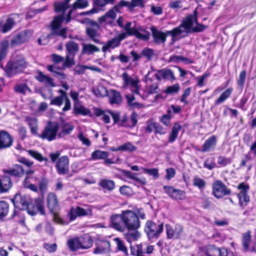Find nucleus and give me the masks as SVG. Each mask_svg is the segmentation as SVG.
<instances>
[{"label": "nucleus", "mask_w": 256, "mask_h": 256, "mask_svg": "<svg viewBox=\"0 0 256 256\" xmlns=\"http://www.w3.org/2000/svg\"><path fill=\"white\" fill-rule=\"evenodd\" d=\"M138 123V114L133 111L128 118L126 114L124 115L120 120V123H118L119 126L124 127L128 128H134Z\"/></svg>", "instance_id": "obj_15"}, {"label": "nucleus", "mask_w": 256, "mask_h": 256, "mask_svg": "<svg viewBox=\"0 0 256 256\" xmlns=\"http://www.w3.org/2000/svg\"><path fill=\"white\" fill-rule=\"evenodd\" d=\"M58 174L64 175L69 172V160L66 156L60 158L56 164Z\"/></svg>", "instance_id": "obj_19"}, {"label": "nucleus", "mask_w": 256, "mask_h": 256, "mask_svg": "<svg viewBox=\"0 0 256 256\" xmlns=\"http://www.w3.org/2000/svg\"><path fill=\"white\" fill-rule=\"evenodd\" d=\"M60 124L57 122L49 120L47 122L42 133L38 136L48 142L56 140L58 131Z\"/></svg>", "instance_id": "obj_6"}, {"label": "nucleus", "mask_w": 256, "mask_h": 256, "mask_svg": "<svg viewBox=\"0 0 256 256\" xmlns=\"http://www.w3.org/2000/svg\"><path fill=\"white\" fill-rule=\"evenodd\" d=\"M132 11L136 7H139L143 8L145 6V4L144 0H131L130 2Z\"/></svg>", "instance_id": "obj_62"}, {"label": "nucleus", "mask_w": 256, "mask_h": 256, "mask_svg": "<svg viewBox=\"0 0 256 256\" xmlns=\"http://www.w3.org/2000/svg\"><path fill=\"white\" fill-rule=\"evenodd\" d=\"M136 149L137 148L132 144V142H126L116 148H112L110 150L112 152L120 151L132 152L136 151Z\"/></svg>", "instance_id": "obj_33"}, {"label": "nucleus", "mask_w": 256, "mask_h": 256, "mask_svg": "<svg viewBox=\"0 0 256 256\" xmlns=\"http://www.w3.org/2000/svg\"><path fill=\"white\" fill-rule=\"evenodd\" d=\"M158 74H154L156 79L158 80H160L162 78L164 79L170 80L174 81L176 78L174 75L173 72L168 68L162 69L158 70Z\"/></svg>", "instance_id": "obj_23"}, {"label": "nucleus", "mask_w": 256, "mask_h": 256, "mask_svg": "<svg viewBox=\"0 0 256 256\" xmlns=\"http://www.w3.org/2000/svg\"><path fill=\"white\" fill-rule=\"evenodd\" d=\"M9 42L8 40H3L0 42V66L4 72V76L9 78L22 74L28 66V62L26 58L22 54H16L12 60H9L4 66L2 61L6 58L8 54Z\"/></svg>", "instance_id": "obj_2"}, {"label": "nucleus", "mask_w": 256, "mask_h": 256, "mask_svg": "<svg viewBox=\"0 0 256 256\" xmlns=\"http://www.w3.org/2000/svg\"><path fill=\"white\" fill-rule=\"evenodd\" d=\"M28 87L26 84H16L14 88L15 92L25 95L26 94V90H28Z\"/></svg>", "instance_id": "obj_61"}, {"label": "nucleus", "mask_w": 256, "mask_h": 256, "mask_svg": "<svg viewBox=\"0 0 256 256\" xmlns=\"http://www.w3.org/2000/svg\"><path fill=\"white\" fill-rule=\"evenodd\" d=\"M112 96L110 97V103L111 104H120L122 102V97L120 93L116 90H112Z\"/></svg>", "instance_id": "obj_44"}, {"label": "nucleus", "mask_w": 256, "mask_h": 256, "mask_svg": "<svg viewBox=\"0 0 256 256\" xmlns=\"http://www.w3.org/2000/svg\"><path fill=\"white\" fill-rule=\"evenodd\" d=\"M9 204L4 200L0 201V219L2 220L8 214Z\"/></svg>", "instance_id": "obj_47"}, {"label": "nucleus", "mask_w": 256, "mask_h": 256, "mask_svg": "<svg viewBox=\"0 0 256 256\" xmlns=\"http://www.w3.org/2000/svg\"><path fill=\"white\" fill-rule=\"evenodd\" d=\"M60 120L62 130L58 134V136L62 137L63 136L70 134L74 128V126L70 122H66V120L62 117H60Z\"/></svg>", "instance_id": "obj_27"}, {"label": "nucleus", "mask_w": 256, "mask_h": 256, "mask_svg": "<svg viewBox=\"0 0 256 256\" xmlns=\"http://www.w3.org/2000/svg\"><path fill=\"white\" fill-rule=\"evenodd\" d=\"M237 188L240 190L237 194L238 204L240 207L243 208L248 205L250 201V198L248 194L250 186L248 184L242 182L238 184Z\"/></svg>", "instance_id": "obj_9"}, {"label": "nucleus", "mask_w": 256, "mask_h": 256, "mask_svg": "<svg viewBox=\"0 0 256 256\" xmlns=\"http://www.w3.org/2000/svg\"><path fill=\"white\" fill-rule=\"evenodd\" d=\"M120 44L116 37H114L107 41L106 44L102 47V51L106 52L110 48L114 49L119 46Z\"/></svg>", "instance_id": "obj_39"}, {"label": "nucleus", "mask_w": 256, "mask_h": 256, "mask_svg": "<svg viewBox=\"0 0 256 256\" xmlns=\"http://www.w3.org/2000/svg\"><path fill=\"white\" fill-rule=\"evenodd\" d=\"M36 79L40 82L45 83L46 85L50 87H54V79L51 77L44 74L42 72L38 70V75L35 77Z\"/></svg>", "instance_id": "obj_32"}, {"label": "nucleus", "mask_w": 256, "mask_h": 256, "mask_svg": "<svg viewBox=\"0 0 256 256\" xmlns=\"http://www.w3.org/2000/svg\"><path fill=\"white\" fill-rule=\"evenodd\" d=\"M26 121L28 122V126L30 128L32 134L33 135L38 136V126L36 119L31 118H27Z\"/></svg>", "instance_id": "obj_42"}, {"label": "nucleus", "mask_w": 256, "mask_h": 256, "mask_svg": "<svg viewBox=\"0 0 256 256\" xmlns=\"http://www.w3.org/2000/svg\"><path fill=\"white\" fill-rule=\"evenodd\" d=\"M154 54V50L149 48H144L141 52L142 57H145L148 61L152 60Z\"/></svg>", "instance_id": "obj_52"}, {"label": "nucleus", "mask_w": 256, "mask_h": 256, "mask_svg": "<svg viewBox=\"0 0 256 256\" xmlns=\"http://www.w3.org/2000/svg\"><path fill=\"white\" fill-rule=\"evenodd\" d=\"M124 174L126 177L136 181L142 185H145L146 183V178H144L143 180L140 179L139 178L133 176L132 174L130 171L125 170L124 172Z\"/></svg>", "instance_id": "obj_58"}, {"label": "nucleus", "mask_w": 256, "mask_h": 256, "mask_svg": "<svg viewBox=\"0 0 256 256\" xmlns=\"http://www.w3.org/2000/svg\"><path fill=\"white\" fill-rule=\"evenodd\" d=\"M20 15L18 14H10L4 24L0 22V31L4 34L10 31L16 24V20L18 19Z\"/></svg>", "instance_id": "obj_14"}, {"label": "nucleus", "mask_w": 256, "mask_h": 256, "mask_svg": "<svg viewBox=\"0 0 256 256\" xmlns=\"http://www.w3.org/2000/svg\"><path fill=\"white\" fill-rule=\"evenodd\" d=\"M150 30L154 39V42L155 44H159L160 43L164 44L166 42L168 36L166 31L163 32L159 30L154 26H152L150 27Z\"/></svg>", "instance_id": "obj_21"}, {"label": "nucleus", "mask_w": 256, "mask_h": 256, "mask_svg": "<svg viewBox=\"0 0 256 256\" xmlns=\"http://www.w3.org/2000/svg\"><path fill=\"white\" fill-rule=\"evenodd\" d=\"M88 5V2L87 0H77L76 2H74L72 8L73 10H76L77 8H84L87 7Z\"/></svg>", "instance_id": "obj_59"}, {"label": "nucleus", "mask_w": 256, "mask_h": 256, "mask_svg": "<svg viewBox=\"0 0 256 256\" xmlns=\"http://www.w3.org/2000/svg\"><path fill=\"white\" fill-rule=\"evenodd\" d=\"M78 238L81 249H88L92 246L94 240L88 234H85L78 236Z\"/></svg>", "instance_id": "obj_30"}, {"label": "nucleus", "mask_w": 256, "mask_h": 256, "mask_svg": "<svg viewBox=\"0 0 256 256\" xmlns=\"http://www.w3.org/2000/svg\"><path fill=\"white\" fill-rule=\"evenodd\" d=\"M98 30L99 29L91 27H86V36L95 43L100 44H104V42H101L98 38L100 36V34L98 32Z\"/></svg>", "instance_id": "obj_31"}, {"label": "nucleus", "mask_w": 256, "mask_h": 256, "mask_svg": "<svg viewBox=\"0 0 256 256\" xmlns=\"http://www.w3.org/2000/svg\"><path fill=\"white\" fill-rule=\"evenodd\" d=\"M180 87L178 83H176L174 85L166 87V89L164 91L166 94H177L180 90Z\"/></svg>", "instance_id": "obj_53"}, {"label": "nucleus", "mask_w": 256, "mask_h": 256, "mask_svg": "<svg viewBox=\"0 0 256 256\" xmlns=\"http://www.w3.org/2000/svg\"><path fill=\"white\" fill-rule=\"evenodd\" d=\"M2 174L0 175V194H5L13 186L12 178H19L24 176V167L18 164H14L8 169H2Z\"/></svg>", "instance_id": "obj_4"}, {"label": "nucleus", "mask_w": 256, "mask_h": 256, "mask_svg": "<svg viewBox=\"0 0 256 256\" xmlns=\"http://www.w3.org/2000/svg\"><path fill=\"white\" fill-rule=\"evenodd\" d=\"M193 186L200 190H203L206 187V182L204 180L195 176L193 178Z\"/></svg>", "instance_id": "obj_51"}, {"label": "nucleus", "mask_w": 256, "mask_h": 256, "mask_svg": "<svg viewBox=\"0 0 256 256\" xmlns=\"http://www.w3.org/2000/svg\"><path fill=\"white\" fill-rule=\"evenodd\" d=\"M222 248L214 245H208L201 248V252L206 256H220Z\"/></svg>", "instance_id": "obj_24"}, {"label": "nucleus", "mask_w": 256, "mask_h": 256, "mask_svg": "<svg viewBox=\"0 0 256 256\" xmlns=\"http://www.w3.org/2000/svg\"><path fill=\"white\" fill-rule=\"evenodd\" d=\"M212 194L216 198H222L232 194V190L220 180H216L212 184Z\"/></svg>", "instance_id": "obj_8"}, {"label": "nucleus", "mask_w": 256, "mask_h": 256, "mask_svg": "<svg viewBox=\"0 0 256 256\" xmlns=\"http://www.w3.org/2000/svg\"><path fill=\"white\" fill-rule=\"evenodd\" d=\"M116 242V250L122 252L124 255H128V248L125 246L124 242L120 238L114 239Z\"/></svg>", "instance_id": "obj_43"}, {"label": "nucleus", "mask_w": 256, "mask_h": 256, "mask_svg": "<svg viewBox=\"0 0 256 256\" xmlns=\"http://www.w3.org/2000/svg\"><path fill=\"white\" fill-rule=\"evenodd\" d=\"M232 91L233 88H229L220 94L218 98L215 100L214 104L216 106L223 103L230 96Z\"/></svg>", "instance_id": "obj_38"}, {"label": "nucleus", "mask_w": 256, "mask_h": 256, "mask_svg": "<svg viewBox=\"0 0 256 256\" xmlns=\"http://www.w3.org/2000/svg\"><path fill=\"white\" fill-rule=\"evenodd\" d=\"M70 0H64L54 2V11L56 13H61V14L54 16L51 21L50 23V33L49 36H60L62 39L67 38L68 28L66 27L61 28H60L65 19L66 12L70 8Z\"/></svg>", "instance_id": "obj_3"}, {"label": "nucleus", "mask_w": 256, "mask_h": 256, "mask_svg": "<svg viewBox=\"0 0 256 256\" xmlns=\"http://www.w3.org/2000/svg\"><path fill=\"white\" fill-rule=\"evenodd\" d=\"M100 49L96 46L92 44H86L82 46V52L87 54H90L94 52H98Z\"/></svg>", "instance_id": "obj_46"}, {"label": "nucleus", "mask_w": 256, "mask_h": 256, "mask_svg": "<svg viewBox=\"0 0 256 256\" xmlns=\"http://www.w3.org/2000/svg\"><path fill=\"white\" fill-rule=\"evenodd\" d=\"M182 26H180V24L176 27L174 28L171 30H168L166 31L167 34L170 35L172 38L176 37L178 35L181 34L183 31L182 30Z\"/></svg>", "instance_id": "obj_64"}, {"label": "nucleus", "mask_w": 256, "mask_h": 256, "mask_svg": "<svg viewBox=\"0 0 256 256\" xmlns=\"http://www.w3.org/2000/svg\"><path fill=\"white\" fill-rule=\"evenodd\" d=\"M66 48L67 51L66 54L72 56V57H74L79 49L78 44L72 40H70L66 43Z\"/></svg>", "instance_id": "obj_34"}, {"label": "nucleus", "mask_w": 256, "mask_h": 256, "mask_svg": "<svg viewBox=\"0 0 256 256\" xmlns=\"http://www.w3.org/2000/svg\"><path fill=\"white\" fill-rule=\"evenodd\" d=\"M93 4L98 7H104L108 4H114V0H92Z\"/></svg>", "instance_id": "obj_60"}, {"label": "nucleus", "mask_w": 256, "mask_h": 256, "mask_svg": "<svg viewBox=\"0 0 256 256\" xmlns=\"http://www.w3.org/2000/svg\"><path fill=\"white\" fill-rule=\"evenodd\" d=\"M56 64H49L46 66L47 70L50 72L54 74V76L60 77L61 79L64 80L66 78V75L63 72V70L65 69L63 68V66H56Z\"/></svg>", "instance_id": "obj_29"}, {"label": "nucleus", "mask_w": 256, "mask_h": 256, "mask_svg": "<svg viewBox=\"0 0 256 256\" xmlns=\"http://www.w3.org/2000/svg\"><path fill=\"white\" fill-rule=\"evenodd\" d=\"M48 180L44 177L42 178L40 180L39 182L38 187L40 190V191L42 194H43L46 191L48 188Z\"/></svg>", "instance_id": "obj_57"}, {"label": "nucleus", "mask_w": 256, "mask_h": 256, "mask_svg": "<svg viewBox=\"0 0 256 256\" xmlns=\"http://www.w3.org/2000/svg\"><path fill=\"white\" fill-rule=\"evenodd\" d=\"M109 153L100 150H96L92 154L91 157L94 160H104L108 158Z\"/></svg>", "instance_id": "obj_45"}, {"label": "nucleus", "mask_w": 256, "mask_h": 256, "mask_svg": "<svg viewBox=\"0 0 256 256\" xmlns=\"http://www.w3.org/2000/svg\"><path fill=\"white\" fill-rule=\"evenodd\" d=\"M74 58L72 57V56L66 54L65 60L62 64L63 68L66 69L74 66L75 64Z\"/></svg>", "instance_id": "obj_54"}, {"label": "nucleus", "mask_w": 256, "mask_h": 256, "mask_svg": "<svg viewBox=\"0 0 256 256\" xmlns=\"http://www.w3.org/2000/svg\"><path fill=\"white\" fill-rule=\"evenodd\" d=\"M154 250V246L140 244L134 246H130L132 255L134 256H145L144 254H152Z\"/></svg>", "instance_id": "obj_11"}, {"label": "nucleus", "mask_w": 256, "mask_h": 256, "mask_svg": "<svg viewBox=\"0 0 256 256\" xmlns=\"http://www.w3.org/2000/svg\"><path fill=\"white\" fill-rule=\"evenodd\" d=\"M67 245L72 252H75L80 249V246L78 236L68 240L67 242Z\"/></svg>", "instance_id": "obj_40"}, {"label": "nucleus", "mask_w": 256, "mask_h": 256, "mask_svg": "<svg viewBox=\"0 0 256 256\" xmlns=\"http://www.w3.org/2000/svg\"><path fill=\"white\" fill-rule=\"evenodd\" d=\"M12 136L5 130H0V150L10 148L13 144Z\"/></svg>", "instance_id": "obj_17"}, {"label": "nucleus", "mask_w": 256, "mask_h": 256, "mask_svg": "<svg viewBox=\"0 0 256 256\" xmlns=\"http://www.w3.org/2000/svg\"><path fill=\"white\" fill-rule=\"evenodd\" d=\"M98 186L104 192H112L116 188L115 182L113 180L108 178L100 179L98 182Z\"/></svg>", "instance_id": "obj_28"}, {"label": "nucleus", "mask_w": 256, "mask_h": 256, "mask_svg": "<svg viewBox=\"0 0 256 256\" xmlns=\"http://www.w3.org/2000/svg\"><path fill=\"white\" fill-rule=\"evenodd\" d=\"M246 74V72L245 70H242L239 74L238 79L237 80V84L238 87L241 89H242L244 86Z\"/></svg>", "instance_id": "obj_56"}, {"label": "nucleus", "mask_w": 256, "mask_h": 256, "mask_svg": "<svg viewBox=\"0 0 256 256\" xmlns=\"http://www.w3.org/2000/svg\"><path fill=\"white\" fill-rule=\"evenodd\" d=\"M145 32L146 34H142L136 28H132L127 32V34L128 36H134L138 39L148 40L150 38V34L147 30H145Z\"/></svg>", "instance_id": "obj_35"}, {"label": "nucleus", "mask_w": 256, "mask_h": 256, "mask_svg": "<svg viewBox=\"0 0 256 256\" xmlns=\"http://www.w3.org/2000/svg\"><path fill=\"white\" fill-rule=\"evenodd\" d=\"M217 144V138L213 135L208 138L203 144L201 151L203 152L214 150Z\"/></svg>", "instance_id": "obj_26"}, {"label": "nucleus", "mask_w": 256, "mask_h": 256, "mask_svg": "<svg viewBox=\"0 0 256 256\" xmlns=\"http://www.w3.org/2000/svg\"><path fill=\"white\" fill-rule=\"evenodd\" d=\"M193 16L192 14H190L182 20L180 26L187 30V32H191L192 28H193Z\"/></svg>", "instance_id": "obj_37"}, {"label": "nucleus", "mask_w": 256, "mask_h": 256, "mask_svg": "<svg viewBox=\"0 0 256 256\" xmlns=\"http://www.w3.org/2000/svg\"><path fill=\"white\" fill-rule=\"evenodd\" d=\"M72 112L75 116L82 115L84 116H88L90 117L93 116L90 110L82 105H80L79 106H74Z\"/></svg>", "instance_id": "obj_36"}, {"label": "nucleus", "mask_w": 256, "mask_h": 256, "mask_svg": "<svg viewBox=\"0 0 256 256\" xmlns=\"http://www.w3.org/2000/svg\"><path fill=\"white\" fill-rule=\"evenodd\" d=\"M110 252V244L109 241L100 240L96 242V246L93 252L95 254L108 253Z\"/></svg>", "instance_id": "obj_22"}, {"label": "nucleus", "mask_w": 256, "mask_h": 256, "mask_svg": "<svg viewBox=\"0 0 256 256\" xmlns=\"http://www.w3.org/2000/svg\"><path fill=\"white\" fill-rule=\"evenodd\" d=\"M92 214L90 209L86 210L83 208L77 206L76 208L72 207L68 212L70 221L75 220L78 217H82Z\"/></svg>", "instance_id": "obj_18"}, {"label": "nucleus", "mask_w": 256, "mask_h": 256, "mask_svg": "<svg viewBox=\"0 0 256 256\" xmlns=\"http://www.w3.org/2000/svg\"><path fill=\"white\" fill-rule=\"evenodd\" d=\"M252 240L251 231L248 230L246 232L242 234V244L244 250L248 251L249 249L250 244Z\"/></svg>", "instance_id": "obj_41"}, {"label": "nucleus", "mask_w": 256, "mask_h": 256, "mask_svg": "<svg viewBox=\"0 0 256 256\" xmlns=\"http://www.w3.org/2000/svg\"><path fill=\"white\" fill-rule=\"evenodd\" d=\"M166 238L168 239H178L180 238L184 228L180 224H176L174 228L170 224L165 225Z\"/></svg>", "instance_id": "obj_12"}, {"label": "nucleus", "mask_w": 256, "mask_h": 256, "mask_svg": "<svg viewBox=\"0 0 256 256\" xmlns=\"http://www.w3.org/2000/svg\"><path fill=\"white\" fill-rule=\"evenodd\" d=\"M164 231V222L148 220L144 225V232L150 240L158 239Z\"/></svg>", "instance_id": "obj_5"}, {"label": "nucleus", "mask_w": 256, "mask_h": 256, "mask_svg": "<svg viewBox=\"0 0 256 256\" xmlns=\"http://www.w3.org/2000/svg\"><path fill=\"white\" fill-rule=\"evenodd\" d=\"M124 7H126L128 10L132 12L130 2L124 0H120L118 4L114 6V8L116 12L120 13V10Z\"/></svg>", "instance_id": "obj_48"}, {"label": "nucleus", "mask_w": 256, "mask_h": 256, "mask_svg": "<svg viewBox=\"0 0 256 256\" xmlns=\"http://www.w3.org/2000/svg\"><path fill=\"white\" fill-rule=\"evenodd\" d=\"M26 211L32 216H34L38 213L42 216L46 214L44 202L39 198H36L34 201L30 200Z\"/></svg>", "instance_id": "obj_10"}, {"label": "nucleus", "mask_w": 256, "mask_h": 256, "mask_svg": "<svg viewBox=\"0 0 256 256\" xmlns=\"http://www.w3.org/2000/svg\"><path fill=\"white\" fill-rule=\"evenodd\" d=\"M163 189L168 196L176 200H184L186 198V192L182 190L175 188L172 186H164Z\"/></svg>", "instance_id": "obj_13"}, {"label": "nucleus", "mask_w": 256, "mask_h": 256, "mask_svg": "<svg viewBox=\"0 0 256 256\" xmlns=\"http://www.w3.org/2000/svg\"><path fill=\"white\" fill-rule=\"evenodd\" d=\"M30 199L25 195L16 194L12 200V203L16 208L19 210H26Z\"/></svg>", "instance_id": "obj_16"}, {"label": "nucleus", "mask_w": 256, "mask_h": 256, "mask_svg": "<svg viewBox=\"0 0 256 256\" xmlns=\"http://www.w3.org/2000/svg\"><path fill=\"white\" fill-rule=\"evenodd\" d=\"M33 34V32L30 30H25L19 32L12 36L10 40L9 44L12 48L20 46L27 42Z\"/></svg>", "instance_id": "obj_7"}, {"label": "nucleus", "mask_w": 256, "mask_h": 256, "mask_svg": "<svg viewBox=\"0 0 256 256\" xmlns=\"http://www.w3.org/2000/svg\"><path fill=\"white\" fill-rule=\"evenodd\" d=\"M232 162L231 158H227L225 156H220L218 158L217 163L220 167H225Z\"/></svg>", "instance_id": "obj_49"}, {"label": "nucleus", "mask_w": 256, "mask_h": 256, "mask_svg": "<svg viewBox=\"0 0 256 256\" xmlns=\"http://www.w3.org/2000/svg\"><path fill=\"white\" fill-rule=\"evenodd\" d=\"M27 152L30 156L32 157L36 160L38 162H42V161L48 160L47 158H44L40 153L37 151L30 150H27Z\"/></svg>", "instance_id": "obj_50"}, {"label": "nucleus", "mask_w": 256, "mask_h": 256, "mask_svg": "<svg viewBox=\"0 0 256 256\" xmlns=\"http://www.w3.org/2000/svg\"><path fill=\"white\" fill-rule=\"evenodd\" d=\"M204 166L208 170H212L216 167V164L214 162V158H208L206 160L204 163Z\"/></svg>", "instance_id": "obj_55"}, {"label": "nucleus", "mask_w": 256, "mask_h": 256, "mask_svg": "<svg viewBox=\"0 0 256 256\" xmlns=\"http://www.w3.org/2000/svg\"><path fill=\"white\" fill-rule=\"evenodd\" d=\"M138 214L130 210H122L120 214H113L110 217L112 227L120 232L126 230H137L141 225L140 218L144 220L146 218L145 213L140 210H138Z\"/></svg>", "instance_id": "obj_1"}, {"label": "nucleus", "mask_w": 256, "mask_h": 256, "mask_svg": "<svg viewBox=\"0 0 256 256\" xmlns=\"http://www.w3.org/2000/svg\"><path fill=\"white\" fill-rule=\"evenodd\" d=\"M47 206L50 212L59 211L60 210L59 201L56 194L54 192H50L46 196Z\"/></svg>", "instance_id": "obj_20"}, {"label": "nucleus", "mask_w": 256, "mask_h": 256, "mask_svg": "<svg viewBox=\"0 0 256 256\" xmlns=\"http://www.w3.org/2000/svg\"><path fill=\"white\" fill-rule=\"evenodd\" d=\"M182 126L178 121L174 122L170 132L168 135V142L170 143L174 142L178 138L179 132L182 129Z\"/></svg>", "instance_id": "obj_25"}, {"label": "nucleus", "mask_w": 256, "mask_h": 256, "mask_svg": "<svg viewBox=\"0 0 256 256\" xmlns=\"http://www.w3.org/2000/svg\"><path fill=\"white\" fill-rule=\"evenodd\" d=\"M144 172L153 176L154 178H158L159 177L158 170L157 168H144Z\"/></svg>", "instance_id": "obj_63"}]
</instances>
